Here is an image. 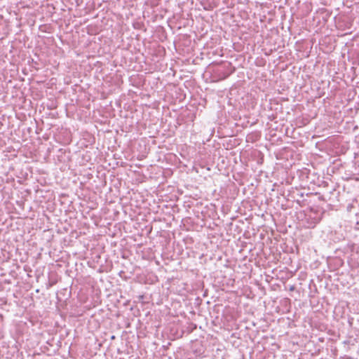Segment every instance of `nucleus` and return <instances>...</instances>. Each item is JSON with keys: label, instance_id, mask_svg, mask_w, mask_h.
I'll use <instances>...</instances> for the list:
<instances>
[{"label": "nucleus", "instance_id": "20e7f679", "mask_svg": "<svg viewBox=\"0 0 359 359\" xmlns=\"http://www.w3.org/2000/svg\"><path fill=\"white\" fill-rule=\"evenodd\" d=\"M319 198H320V200H323V201H324V200H325V199H324V198H323V196H321V197H320Z\"/></svg>", "mask_w": 359, "mask_h": 359}, {"label": "nucleus", "instance_id": "f03ea898", "mask_svg": "<svg viewBox=\"0 0 359 359\" xmlns=\"http://www.w3.org/2000/svg\"><path fill=\"white\" fill-rule=\"evenodd\" d=\"M224 74H227V72H222V73H219V80H222V78L224 76Z\"/></svg>", "mask_w": 359, "mask_h": 359}, {"label": "nucleus", "instance_id": "f257e3e1", "mask_svg": "<svg viewBox=\"0 0 359 359\" xmlns=\"http://www.w3.org/2000/svg\"><path fill=\"white\" fill-rule=\"evenodd\" d=\"M229 67H230V70L229 72H227V74H224V76L222 78V79H226V78H228L231 74H233L235 70H236V68L234 67H232L231 64V63H229Z\"/></svg>", "mask_w": 359, "mask_h": 359}, {"label": "nucleus", "instance_id": "7ed1b4c3", "mask_svg": "<svg viewBox=\"0 0 359 359\" xmlns=\"http://www.w3.org/2000/svg\"><path fill=\"white\" fill-rule=\"evenodd\" d=\"M355 228L359 229V222H357Z\"/></svg>", "mask_w": 359, "mask_h": 359}]
</instances>
